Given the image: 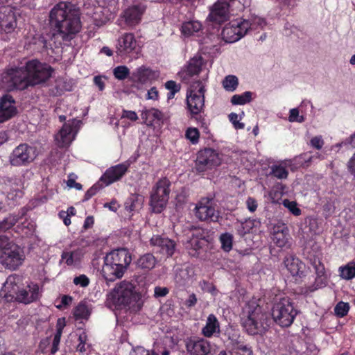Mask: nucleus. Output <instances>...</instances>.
Segmentation results:
<instances>
[{"label": "nucleus", "mask_w": 355, "mask_h": 355, "mask_svg": "<svg viewBox=\"0 0 355 355\" xmlns=\"http://www.w3.org/2000/svg\"><path fill=\"white\" fill-rule=\"evenodd\" d=\"M53 72L50 65L31 60L24 67L6 69L1 74V82L6 89H28L46 82Z\"/></svg>", "instance_id": "f257e3e1"}, {"label": "nucleus", "mask_w": 355, "mask_h": 355, "mask_svg": "<svg viewBox=\"0 0 355 355\" xmlns=\"http://www.w3.org/2000/svg\"><path fill=\"white\" fill-rule=\"evenodd\" d=\"M49 18L51 28L64 40H71L81 29L79 11L71 2L60 1L55 5Z\"/></svg>", "instance_id": "f03ea898"}, {"label": "nucleus", "mask_w": 355, "mask_h": 355, "mask_svg": "<svg viewBox=\"0 0 355 355\" xmlns=\"http://www.w3.org/2000/svg\"><path fill=\"white\" fill-rule=\"evenodd\" d=\"M272 320L270 315L255 302L246 307V318L243 320V327L250 335L262 334L270 327Z\"/></svg>", "instance_id": "7ed1b4c3"}, {"label": "nucleus", "mask_w": 355, "mask_h": 355, "mask_svg": "<svg viewBox=\"0 0 355 355\" xmlns=\"http://www.w3.org/2000/svg\"><path fill=\"white\" fill-rule=\"evenodd\" d=\"M293 302L288 297L277 299L272 308L273 321L282 327H288L298 314Z\"/></svg>", "instance_id": "20e7f679"}, {"label": "nucleus", "mask_w": 355, "mask_h": 355, "mask_svg": "<svg viewBox=\"0 0 355 355\" xmlns=\"http://www.w3.org/2000/svg\"><path fill=\"white\" fill-rule=\"evenodd\" d=\"M134 285L128 281H122L115 286L107 295V301L115 306H128L137 299Z\"/></svg>", "instance_id": "39448f33"}, {"label": "nucleus", "mask_w": 355, "mask_h": 355, "mask_svg": "<svg viewBox=\"0 0 355 355\" xmlns=\"http://www.w3.org/2000/svg\"><path fill=\"white\" fill-rule=\"evenodd\" d=\"M171 182L166 178L158 180L150 196V206L154 212L161 213L169 198Z\"/></svg>", "instance_id": "423d86ee"}, {"label": "nucleus", "mask_w": 355, "mask_h": 355, "mask_svg": "<svg viewBox=\"0 0 355 355\" xmlns=\"http://www.w3.org/2000/svg\"><path fill=\"white\" fill-rule=\"evenodd\" d=\"M36 157L35 148L27 144H21L9 155V163L13 166H27Z\"/></svg>", "instance_id": "0eeeda50"}, {"label": "nucleus", "mask_w": 355, "mask_h": 355, "mask_svg": "<svg viewBox=\"0 0 355 355\" xmlns=\"http://www.w3.org/2000/svg\"><path fill=\"white\" fill-rule=\"evenodd\" d=\"M23 250L17 245H10L0 254V263L6 268L15 270L24 261Z\"/></svg>", "instance_id": "6e6552de"}, {"label": "nucleus", "mask_w": 355, "mask_h": 355, "mask_svg": "<svg viewBox=\"0 0 355 355\" xmlns=\"http://www.w3.org/2000/svg\"><path fill=\"white\" fill-rule=\"evenodd\" d=\"M222 156V154L212 148H205L200 150L196 159L198 171H205L220 165L223 160Z\"/></svg>", "instance_id": "1a4fd4ad"}, {"label": "nucleus", "mask_w": 355, "mask_h": 355, "mask_svg": "<svg viewBox=\"0 0 355 355\" xmlns=\"http://www.w3.org/2000/svg\"><path fill=\"white\" fill-rule=\"evenodd\" d=\"M146 8L142 3L130 6L121 13L119 20H121L125 26L134 28L141 23Z\"/></svg>", "instance_id": "9d476101"}, {"label": "nucleus", "mask_w": 355, "mask_h": 355, "mask_svg": "<svg viewBox=\"0 0 355 355\" xmlns=\"http://www.w3.org/2000/svg\"><path fill=\"white\" fill-rule=\"evenodd\" d=\"M195 215L200 220H218L219 212L216 209V202L212 198H203L196 205Z\"/></svg>", "instance_id": "9b49d317"}, {"label": "nucleus", "mask_w": 355, "mask_h": 355, "mask_svg": "<svg viewBox=\"0 0 355 355\" xmlns=\"http://www.w3.org/2000/svg\"><path fill=\"white\" fill-rule=\"evenodd\" d=\"M249 26L247 21L241 19L233 21L223 29V38L226 42H235L247 34Z\"/></svg>", "instance_id": "f8f14e48"}, {"label": "nucleus", "mask_w": 355, "mask_h": 355, "mask_svg": "<svg viewBox=\"0 0 355 355\" xmlns=\"http://www.w3.org/2000/svg\"><path fill=\"white\" fill-rule=\"evenodd\" d=\"M116 53L121 58L137 53V42L133 33H125L118 39Z\"/></svg>", "instance_id": "ddd939ff"}, {"label": "nucleus", "mask_w": 355, "mask_h": 355, "mask_svg": "<svg viewBox=\"0 0 355 355\" xmlns=\"http://www.w3.org/2000/svg\"><path fill=\"white\" fill-rule=\"evenodd\" d=\"M205 64H206V61L202 56L201 55H196L189 60L185 68L180 71L178 75L182 82L189 83L191 78L198 75Z\"/></svg>", "instance_id": "4468645a"}, {"label": "nucleus", "mask_w": 355, "mask_h": 355, "mask_svg": "<svg viewBox=\"0 0 355 355\" xmlns=\"http://www.w3.org/2000/svg\"><path fill=\"white\" fill-rule=\"evenodd\" d=\"M130 164L125 162L107 168L100 178L105 186H108L116 181L120 180L128 171Z\"/></svg>", "instance_id": "2eb2a0df"}, {"label": "nucleus", "mask_w": 355, "mask_h": 355, "mask_svg": "<svg viewBox=\"0 0 355 355\" xmlns=\"http://www.w3.org/2000/svg\"><path fill=\"white\" fill-rule=\"evenodd\" d=\"M17 27L15 8L6 6L0 8V29L6 33H10Z\"/></svg>", "instance_id": "dca6fc26"}, {"label": "nucleus", "mask_w": 355, "mask_h": 355, "mask_svg": "<svg viewBox=\"0 0 355 355\" xmlns=\"http://www.w3.org/2000/svg\"><path fill=\"white\" fill-rule=\"evenodd\" d=\"M190 355H212V347L209 341L205 338H191L186 343Z\"/></svg>", "instance_id": "f3484780"}, {"label": "nucleus", "mask_w": 355, "mask_h": 355, "mask_svg": "<svg viewBox=\"0 0 355 355\" xmlns=\"http://www.w3.org/2000/svg\"><path fill=\"white\" fill-rule=\"evenodd\" d=\"M159 76V72L158 71L153 70L149 67L142 65L131 73L130 80L135 83L146 84L156 80Z\"/></svg>", "instance_id": "a211bd4d"}, {"label": "nucleus", "mask_w": 355, "mask_h": 355, "mask_svg": "<svg viewBox=\"0 0 355 355\" xmlns=\"http://www.w3.org/2000/svg\"><path fill=\"white\" fill-rule=\"evenodd\" d=\"M105 261L113 263L115 266L126 270L131 263L132 257L128 250L125 248L117 249L106 255Z\"/></svg>", "instance_id": "6ab92c4d"}, {"label": "nucleus", "mask_w": 355, "mask_h": 355, "mask_svg": "<svg viewBox=\"0 0 355 355\" xmlns=\"http://www.w3.org/2000/svg\"><path fill=\"white\" fill-rule=\"evenodd\" d=\"M205 90H188L187 94V107L191 115H198L204 107Z\"/></svg>", "instance_id": "aec40b11"}, {"label": "nucleus", "mask_w": 355, "mask_h": 355, "mask_svg": "<svg viewBox=\"0 0 355 355\" xmlns=\"http://www.w3.org/2000/svg\"><path fill=\"white\" fill-rule=\"evenodd\" d=\"M17 113L15 101L10 95H4L0 98V123L6 122Z\"/></svg>", "instance_id": "412c9836"}, {"label": "nucleus", "mask_w": 355, "mask_h": 355, "mask_svg": "<svg viewBox=\"0 0 355 355\" xmlns=\"http://www.w3.org/2000/svg\"><path fill=\"white\" fill-rule=\"evenodd\" d=\"M228 3L225 1H216L210 8L207 19L215 24H221L227 21Z\"/></svg>", "instance_id": "4be33fe9"}, {"label": "nucleus", "mask_w": 355, "mask_h": 355, "mask_svg": "<svg viewBox=\"0 0 355 355\" xmlns=\"http://www.w3.org/2000/svg\"><path fill=\"white\" fill-rule=\"evenodd\" d=\"M73 122L65 123L61 130L55 136L56 144L60 148H65L70 145L74 139L75 133Z\"/></svg>", "instance_id": "5701e85b"}, {"label": "nucleus", "mask_w": 355, "mask_h": 355, "mask_svg": "<svg viewBox=\"0 0 355 355\" xmlns=\"http://www.w3.org/2000/svg\"><path fill=\"white\" fill-rule=\"evenodd\" d=\"M150 243L156 247L158 252L168 257L172 256L175 252V243L168 238L155 235L150 239Z\"/></svg>", "instance_id": "b1692460"}, {"label": "nucleus", "mask_w": 355, "mask_h": 355, "mask_svg": "<svg viewBox=\"0 0 355 355\" xmlns=\"http://www.w3.org/2000/svg\"><path fill=\"white\" fill-rule=\"evenodd\" d=\"M40 288L37 284H28L26 288L19 291L16 293L15 299L17 302L29 304L39 299Z\"/></svg>", "instance_id": "393cba45"}, {"label": "nucleus", "mask_w": 355, "mask_h": 355, "mask_svg": "<svg viewBox=\"0 0 355 355\" xmlns=\"http://www.w3.org/2000/svg\"><path fill=\"white\" fill-rule=\"evenodd\" d=\"M284 264L292 276L301 277L303 275L304 264L294 254H287L284 259Z\"/></svg>", "instance_id": "a878e982"}, {"label": "nucleus", "mask_w": 355, "mask_h": 355, "mask_svg": "<svg viewBox=\"0 0 355 355\" xmlns=\"http://www.w3.org/2000/svg\"><path fill=\"white\" fill-rule=\"evenodd\" d=\"M125 270L115 266L104 260V264L102 268V275L107 282H114L117 279L123 277Z\"/></svg>", "instance_id": "bb28decb"}, {"label": "nucleus", "mask_w": 355, "mask_h": 355, "mask_svg": "<svg viewBox=\"0 0 355 355\" xmlns=\"http://www.w3.org/2000/svg\"><path fill=\"white\" fill-rule=\"evenodd\" d=\"M141 117L145 124L148 126H152L155 123L159 124L162 122L164 115L159 110L151 108L149 110H144L141 112Z\"/></svg>", "instance_id": "cd10ccee"}, {"label": "nucleus", "mask_w": 355, "mask_h": 355, "mask_svg": "<svg viewBox=\"0 0 355 355\" xmlns=\"http://www.w3.org/2000/svg\"><path fill=\"white\" fill-rule=\"evenodd\" d=\"M84 254V250L81 248L73 250H66L62 252L61 258L62 261H64L67 266H73L81 260Z\"/></svg>", "instance_id": "c85d7f7f"}, {"label": "nucleus", "mask_w": 355, "mask_h": 355, "mask_svg": "<svg viewBox=\"0 0 355 355\" xmlns=\"http://www.w3.org/2000/svg\"><path fill=\"white\" fill-rule=\"evenodd\" d=\"M215 333H220V324L215 315L209 314L206 324L202 329V334L207 338H211Z\"/></svg>", "instance_id": "c756f323"}, {"label": "nucleus", "mask_w": 355, "mask_h": 355, "mask_svg": "<svg viewBox=\"0 0 355 355\" xmlns=\"http://www.w3.org/2000/svg\"><path fill=\"white\" fill-rule=\"evenodd\" d=\"M202 24L198 21H185L181 26V33L185 37L195 35L202 30Z\"/></svg>", "instance_id": "7c9ffc66"}, {"label": "nucleus", "mask_w": 355, "mask_h": 355, "mask_svg": "<svg viewBox=\"0 0 355 355\" xmlns=\"http://www.w3.org/2000/svg\"><path fill=\"white\" fill-rule=\"evenodd\" d=\"M156 260L155 257L150 254L147 253L141 257L137 260V264L138 267L142 269L150 270L153 268L155 266Z\"/></svg>", "instance_id": "2f4dec72"}, {"label": "nucleus", "mask_w": 355, "mask_h": 355, "mask_svg": "<svg viewBox=\"0 0 355 355\" xmlns=\"http://www.w3.org/2000/svg\"><path fill=\"white\" fill-rule=\"evenodd\" d=\"M272 239L274 243L279 248L286 246L288 242L287 228H284L281 231H275L272 234Z\"/></svg>", "instance_id": "473e14b6"}, {"label": "nucleus", "mask_w": 355, "mask_h": 355, "mask_svg": "<svg viewBox=\"0 0 355 355\" xmlns=\"http://www.w3.org/2000/svg\"><path fill=\"white\" fill-rule=\"evenodd\" d=\"M340 276L345 280H350L355 277V263L349 262L344 266L339 268Z\"/></svg>", "instance_id": "72a5a7b5"}, {"label": "nucleus", "mask_w": 355, "mask_h": 355, "mask_svg": "<svg viewBox=\"0 0 355 355\" xmlns=\"http://www.w3.org/2000/svg\"><path fill=\"white\" fill-rule=\"evenodd\" d=\"M205 241L203 239H199L197 236H193L189 241L187 248L189 250V254L196 256L197 251L201 249L205 244Z\"/></svg>", "instance_id": "f704fd0d"}, {"label": "nucleus", "mask_w": 355, "mask_h": 355, "mask_svg": "<svg viewBox=\"0 0 355 355\" xmlns=\"http://www.w3.org/2000/svg\"><path fill=\"white\" fill-rule=\"evenodd\" d=\"M90 310L87 305L84 302H80L75 308L73 315L76 320L78 319H88L90 315Z\"/></svg>", "instance_id": "c9c22d12"}, {"label": "nucleus", "mask_w": 355, "mask_h": 355, "mask_svg": "<svg viewBox=\"0 0 355 355\" xmlns=\"http://www.w3.org/2000/svg\"><path fill=\"white\" fill-rule=\"evenodd\" d=\"M316 277L314 284L309 288V292H313L319 288L324 287L327 284V277L325 273V270L322 273H315Z\"/></svg>", "instance_id": "e433bc0d"}, {"label": "nucleus", "mask_w": 355, "mask_h": 355, "mask_svg": "<svg viewBox=\"0 0 355 355\" xmlns=\"http://www.w3.org/2000/svg\"><path fill=\"white\" fill-rule=\"evenodd\" d=\"M19 220V217L10 214L6 218H5L2 221L0 222V233L4 232L6 230L12 227Z\"/></svg>", "instance_id": "4c0bfd02"}, {"label": "nucleus", "mask_w": 355, "mask_h": 355, "mask_svg": "<svg viewBox=\"0 0 355 355\" xmlns=\"http://www.w3.org/2000/svg\"><path fill=\"white\" fill-rule=\"evenodd\" d=\"M63 327H64V324H61V319H59L58 320L56 333L54 335L53 343H52V347L51 349V353L52 354H54L58 350V346L60 343V338H61V336L62 334Z\"/></svg>", "instance_id": "58836bf2"}, {"label": "nucleus", "mask_w": 355, "mask_h": 355, "mask_svg": "<svg viewBox=\"0 0 355 355\" xmlns=\"http://www.w3.org/2000/svg\"><path fill=\"white\" fill-rule=\"evenodd\" d=\"M252 93L247 91L241 94H236L232 97L231 103L233 105H244L252 100Z\"/></svg>", "instance_id": "ea45409f"}, {"label": "nucleus", "mask_w": 355, "mask_h": 355, "mask_svg": "<svg viewBox=\"0 0 355 355\" xmlns=\"http://www.w3.org/2000/svg\"><path fill=\"white\" fill-rule=\"evenodd\" d=\"M113 74L118 80H125L128 77L130 78L131 73L128 67L125 65L117 66L113 69Z\"/></svg>", "instance_id": "a19ab883"}, {"label": "nucleus", "mask_w": 355, "mask_h": 355, "mask_svg": "<svg viewBox=\"0 0 355 355\" xmlns=\"http://www.w3.org/2000/svg\"><path fill=\"white\" fill-rule=\"evenodd\" d=\"M241 21H247L249 26V30H255L258 27H263L266 22L264 19L257 17V16H252L249 19H241Z\"/></svg>", "instance_id": "79ce46f5"}, {"label": "nucleus", "mask_w": 355, "mask_h": 355, "mask_svg": "<svg viewBox=\"0 0 355 355\" xmlns=\"http://www.w3.org/2000/svg\"><path fill=\"white\" fill-rule=\"evenodd\" d=\"M222 249L225 252H230L232 248L233 236L230 233L222 234L220 236Z\"/></svg>", "instance_id": "37998d69"}, {"label": "nucleus", "mask_w": 355, "mask_h": 355, "mask_svg": "<svg viewBox=\"0 0 355 355\" xmlns=\"http://www.w3.org/2000/svg\"><path fill=\"white\" fill-rule=\"evenodd\" d=\"M236 231L241 236H245L249 233L253 227L252 220H245V222H239L236 223Z\"/></svg>", "instance_id": "c03bdc74"}, {"label": "nucleus", "mask_w": 355, "mask_h": 355, "mask_svg": "<svg viewBox=\"0 0 355 355\" xmlns=\"http://www.w3.org/2000/svg\"><path fill=\"white\" fill-rule=\"evenodd\" d=\"M185 137L192 144H197L199 142L200 132L197 128H188L185 132Z\"/></svg>", "instance_id": "a18cd8bd"}, {"label": "nucleus", "mask_w": 355, "mask_h": 355, "mask_svg": "<svg viewBox=\"0 0 355 355\" xmlns=\"http://www.w3.org/2000/svg\"><path fill=\"white\" fill-rule=\"evenodd\" d=\"M232 346L234 349L240 350L243 352V355H253L252 350L248 345L239 340L232 341Z\"/></svg>", "instance_id": "49530a36"}, {"label": "nucleus", "mask_w": 355, "mask_h": 355, "mask_svg": "<svg viewBox=\"0 0 355 355\" xmlns=\"http://www.w3.org/2000/svg\"><path fill=\"white\" fill-rule=\"evenodd\" d=\"M271 174L278 179H286L288 177V172L282 165H273L271 167Z\"/></svg>", "instance_id": "de8ad7c7"}, {"label": "nucleus", "mask_w": 355, "mask_h": 355, "mask_svg": "<svg viewBox=\"0 0 355 355\" xmlns=\"http://www.w3.org/2000/svg\"><path fill=\"white\" fill-rule=\"evenodd\" d=\"M224 89H236L239 85V79L236 76L228 75L222 82Z\"/></svg>", "instance_id": "09e8293b"}, {"label": "nucleus", "mask_w": 355, "mask_h": 355, "mask_svg": "<svg viewBox=\"0 0 355 355\" xmlns=\"http://www.w3.org/2000/svg\"><path fill=\"white\" fill-rule=\"evenodd\" d=\"M192 118H195V119L198 122V125L202 129V132L207 135L210 134L209 130V122L202 115H191Z\"/></svg>", "instance_id": "8fccbe9b"}, {"label": "nucleus", "mask_w": 355, "mask_h": 355, "mask_svg": "<svg viewBox=\"0 0 355 355\" xmlns=\"http://www.w3.org/2000/svg\"><path fill=\"white\" fill-rule=\"evenodd\" d=\"M349 310V304L344 302H338L334 308V312L336 315L339 317H344L345 315H346Z\"/></svg>", "instance_id": "3c124183"}, {"label": "nucleus", "mask_w": 355, "mask_h": 355, "mask_svg": "<svg viewBox=\"0 0 355 355\" xmlns=\"http://www.w3.org/2000/svg\"><path fill=\"white\" fill-rule=\"evenodd\" d=\"M283 205L286 207L294 216H298L301 214V209L297 207L296 202L285 199L283 201Z\"/></svg>", "instance_id": "603ef678"}, {"label": "nucleus", "mask_w": 355, "mask_h": 355, "mask_svg": "<svg viewBox=\"0 0 355 355\" xmlns=\"http://www.w3.org/2000/svg\"><path fill=\"white\" fill-rule=\"evenodd\" d=\"M89 279L85 275H80L75 277L73 280V283L76 286L81 287H87L89 284Z\"/></svg>", "instance_id": "864d4df0"}, {"label": "nucleus", "mask_w": 355, "mask_h": 355, "mask_svg": "<svg viewBox=\"0 0 355 355\" xmlns=\"http://www.w3.org/2000/svg\"><path fill=\"white\" fill-rule=\"evenodd\" d=\"M200 286L202 291L205 292L210 293L214 295H216L217 293L216 288L212 283H209L206 281H202V282H200Z\"/></svg>", "instance_id": "5fc2aeb1"}, {"label": "nucleus", "mask_w": 355, "mask_h": 355, "mask_svg": "<svg viewBox=\"0 0 355 355\" xmlns=\"http://www.w3.org/2000/svg\"><path fill=\"white\" fill-rule=\"evenodd\" d=\"M311 264L314 268L315 273H322V271L325 270L324 264L318 257L311 259Z\"/></svg>", "instance_id": "6e6d98bb"}, {"label": "nucleus", "mask_w": 355, "mask_h": 355, "mask_svg": "<svg viewBox=\"0 0 355 355\" xmlns=\"http://www.w3.org/2000/svg\"><path fill=\"white\" fill-rule=\"evenodd\" d=\"M324 140L322 136H315L310 141V146L316 150H320L324 146Z\"/></svg>", "instance_id": "4d7b16f0"}, {"label": "nucleus", "mask_w": 355, "mask_h": 355, "mask_svg": "<svg viewBox=\"0 0 355 355\" xmlns=\"http://www.w3.org/2000/svg\"><path fill=\"white\" fill-rule=\"evenodd\" d=\"M229 119L232 123L234 127L236 129H243L245 125L243 123H241L239 121V115L236 113H231L229 114Z\"/></svg>", "instance_id": "13d9d810"}, {"label": "nucleus", "mask_w": 355, "mask_h": 355, "mask_svg": "<svg viewBox=\"0 0 355 355\" xmlns=\"http://www.w3.org/2000/svg\"><path fill=\"white\" fill-rule=\"evenodd\" d=\"M76 178V176L73 173L69 174V179L67 182V185L69 188H75L77 190H81L83 187H82L81 184L76 182V180H75Z\"/></svg>", "instance_id": "bf43d9fd"}, {"label": "nucleus", "mask_w": 355, "mask_h": 355, "mask_svg": "<svg viewBox=\"0 0 355 355\" xmlns=\"http://www.w3.org/2000/svg\"><path fill=\"white\" fill-rule=\"evenodd\" d=\"M289 121L291 122H302L304 121V117L299 116V110L297 108H293L290 110Z\"/></svg>", "instance_id": "052dcab7"}, {"label": "nucleus", "mask_w": 355, "mask_h": 355, "mask_svg": "<svg viewBox=\"0 0 355 355\" xmlns=\"http://www.w3.org/2000/svg\"><path fill=\"white\" fill-rule=\"evenodd\" d=\"M128 119L131 121H136L139 118L137 113L135 111L123 110L121 119Z\"/></svg>", "instance_id": "680f3d73"}, {"label": "nucleus", "mask_w": 355, "mask_h": 355, "mask_svg": "<svg viewBox=\"0 0 355 355\" xmlns=\"http://www.w3.org/2000/svg\"><path fill=\"white\" fill-rule=\"evenodd\" d=\"M10 245L15 244L9 242V239L7 236L4 235H0V249L1 250V252H3L4 250L8 248Z\"/></svg>", "instance_id": "e2e57ef3"}, {"label": "nucleus", "mask_w": 355, "mask_h": 355, "mask_svg": "<svg viewBox=\"0 0 355 355\" xmlns=\"http://www.w3.org/2000/svg\"><path fill=\"white\" fill-rule=\"evenodd\" d=\"M347 170L349 173L355 176V153L352 157L349 159L347 164Z\"/></svg>", "instance_id": "0e129e2a"}, {"label": "nucleus", "mask_w": 355, "mask_h": 355, "mask_svg": "<svg viewBox=\"0 0 355 355\" xmlns=\"http://www.w3.org/2000/svg\"><path fill=\"white\" fill-rule=\"evenodd\" d=\"M197 297L194 293L189 295L188 299L184 302V304L187 307L191 308L194 306L197 303Z\"/></svg>", "instance_id": "69168bd1"}, {"label": "nucleus", "mask_w": 355, "mask_h": 355, "mask_svg": "<svg viewBox=\"0 0 355 355\" xmlns=\"http://www.w3.org/2000/svg\"><path fill=\"white\" fill-rule=\"evenodd\" d=\"M130 355H150V352L142 347H137L130 352Z\"/></svg>", "instance_id": "338daca9"}, {"label": "nucleus", "mask_w": 355, "mask_h": 355, "mask_svg": "<svg viewBox=\"0 0 355 355\" xmlns=\"http://www.w3.org/2000/svg\"><path fill=\"white\" fill-rule=\"evenodd\" d=\"M247 207L251 212H254L257 208V202L253 198L249 197L246 200Z\"/></svg>", "instance_id": "774afa93"}]
</instances>
